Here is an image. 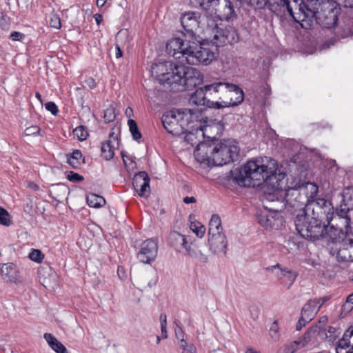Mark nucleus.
<instances>
[{
  "label": "nucleus",
  "instance_id": "69168bd1",
  "mask_svg": "<svg viewBox=\"0 0 353 353\" xmlns=\"http://www.w3.org/2000/svg\"><path fill=\"white\" fill-rule=\"evenodd\" d=\"M183 202L185 203H192L196 202V199L194 196H185L183 198Z\"/></svg>",
  "mask_w": 353,
  "mask_h": 353
},
{
  "label": "nucleus",
  "instance_id": "e2e57ef3",
  "mask_svg": "<svg viewBox=\"0 0 353 353\" xmlns=\"http://www.w3.org/2000/svg\"><path fill=\"white\" fill-rule=\"evenodd\" d=\"M85 86H88L90 89H93L96 87V82L92 77H89L84 81Z\"/></svg>",
  "mask_w": 353,
  "mask_h": 353
},
{
  "label": "nucleus",
  "instance_id": "6e6d98bb",
  "mask_svg": "<svg viewBox=\"0 0 353 353\" xmlns=\"http://www.w3.org/2000/svg\"><path fill=\"white\" fill-rule=\"evenodd\" d=\"M330 299V296H325L323 297L312 299V301H314V303L319 307V310L321 307Z\"/></svg>",
  "mask_w": 353,
  "mask_h": 353
},
{
  "label": "nucleus",
  "instance_id": "5fc2aeb1",
  "mask_svg": "<svg viewBox=\"0 0 353 353\" xmlns=\"http://www.w3.org/2000/svg\"><path fill=\"white\" fill-rule=\"evenodd\" d=\"M39 131L40 128L38 126L32 125L27 128L24 131V134L26 136L37 135L39 133Z\"/></svg>",
  "mask_w": 353,
  "mask_h": 353
},
{
  "label": "nucleus",
  "instance_id": "a18cd8bd",
  "mask_svg": "<svg viewBox=\"0 0 353 353\" xmlns=\"http://www.w3.org/2000/svg\"><path fill=\"white\" fill-rule=\"evenodd\" d=\"M29 258L37 263H41L44 259V254L39 250L32 249L28 254Z\"/></svg>",
  "mask_w": 353,
  "mask_h": 353
},
{
  "label": "nucleus",
  "instance_id": "58836bf2",
  "mask_svg": "<svg viewBox=\"0 0 353 353\" xmlns=\"http://www.w3.org/2000/svg\"><path fill=\"white\" fill-rule=\"evenodd\" d=\"M148 178L149 176L145 172H140L135 174L132 181L134 190L137 192L140 185Z\"/></svg>",
  "mask_w": 353,
  "mask_h": 353
},
{
  "label": "nucleus",
  "instance_id": "4c0bfd02",
  "mask_svg": "<svg viewBox=\"0 0 353 353\" xmlns=\"http://www.w3.org/2000/svg\"><path fill=\"white\" fill-rule=\"evenodd\" d=\"M185 255H188L192 258L196 259L199 261L201 263H207L208 261V256L205 254H203L198 249L190 248Z\"/></svg>",
  "mask_w": 353,
  "mask_h": 353
},
{
  "label": "nucleus",
  "instance_id": "0eeeda50",
  "mask_svg": "<svg viewBox=\"0 0 353 353\" xmlns=\"http://www.w3.org/2000/svg\"><path fill=\"white\" fill-rule=\"evenodd\" d=\"M294 223L299 234L303 238L315 241L327 234L328 226L314 216L299 212Z\"/></svg>",
  "mask_w": 353,
  "mask_h": 353
},
{
  "label": "nucleus",
  "instance_id": "e433bc0d",
  "mask_svg": "<svg viewBox=\"0 0 353 353\" xmlns=\"http://www.w3.org/2000/svg\"><path fill=\"white\" fill-rule=\"evenodd\" d=\"M81 158V152L79 150H75L70 156H68V163L72 168L78 169L82 163Z\"/></svg>",
  "mask_w": 353,
  "mask_h": 353
},
{
  "label": "nucleus",
  "instance_id": "412c9836",
  "mask_svg": "<svg viewBox=\"0 0 353 353\" xmlns=\"http://www.w3.org/2000/svg\"><path fill=\"white\" fill-rule=\"evenodd\" d=\"M339 261L344 262L353 261V240L346 238L339 243L337 252Z\"/></svg>",
  "mask_w": 353,
  "mask_h": 353
},
{
  "label": "nucleus",
  "instance_id": "0e129e2a",
  "mask_svg": "<svg viewBox=\"0 0 353 353\" xmlns=\"http://www.w3.org/2000/svg\"><path fill=\"white\" fill-rule=\"evenodd\" d=\"M327 320L328 319L326 316H321L319 320V326L323 328V326H324L327 323Z\"/></svg>",
  "mask_w": 353,
  "mask_h": 353
},
{
  "label": "nucleus",
  "instance_id": "4be33fe9",
  "mask_svg": "<svg viewBox=\"0 0 353 353\" xmlns=\"http://www.w3.org/2000/svg\"><path fill=\"white\" fill-rule=\"evenodd\" d=\"M199 57L192 58V62L199 63L203 65H208L215 59V53L208 44L201 43L199 45Z\"/></svg>",
  "mask_w": 353,
  "mask_h": 353
},
{
  "label": "nucleus",
  "instance_id": "09e8293b",
  "mask_svg": "<svg viewBox=\"0 0 353 353\" xmlns=\"http://www.w3.org/2000/svg\"><path fill=\"white\" fill-rule=\"evenodd\" d=\"M160 322H161V331L163 339L168 338V332H167V316L165 314H161L160 315Z\"/></svg>",
  "mask_w": 353,
  "mask_h": 353
},
{
  "label": "nucleus",
  "instance_id": "6e6552de",
  "mask_svg": "<svg viewBox=\"0 0 353 353\" xmlns=\"http://www.w3.org/2000/svg\"><path fill=\"white\" fill-rule=\"evenodd\" d=\"M327 338V334L324 328L317 325L312 326L303 338L299 341H295L287 345V350L294 353L296 350L301 347L312 349L317 347L323 340Z\"/></svg>",
  "mask_w": 353,
  "mask_h": 353
},
{
  "label": "nucleus",
  "instance_id": "cd10ccee",
  "mask_svg": "<svg viewBox=\"0 0 353 353\" xmlns=\"http://www.w3.org/2000/svg\"><path fill=\"white\" fill-rule=\"evenodd\" d=\"M223 125L220 122L211 121L210 123L205 125L201 130L203 135L208 139H215L220 135Z\"/></svg>",
  "mask_w": 353,
  "mask_h": 353
},
{
  "label": "nucleus",
  "instance_id": "603ef678",
  "mask_svg": "<svg viewBox=\"0 0 353 353\" xmlns=\"http://www.w3.org/2000/svg\"><path fill=\"white\" fill-rule=\"evenodd\" d=\"M10 27V18L3 15L0 18V28L4 31H8Z\"/></svg>",
  "mask_w": 353,
  "mask_h": 353
},
{
  "label": "nucleus",
  "instance_id": "338daca9",
  "mask_svg": "<svg viewBox=\"0 0 353 353\" xmlns=\"http://www.w3.org/2000/svg\"><path fill=\"white\" fill-rule=\"evenodd\" d=\"M94 17L95 19V21H96V23H97V25H99L101 23L102 20H103L101 14H95L94 15Z\"/></svg>",
  "mask_w": 353,
  "mask_h": 353
},
{
  "label": "nucleus",
  "instance_id": "2eb2a0df",
  "mask_svg": "<svg viewBox=\"0 0 353 353\" xmlns=\"http://www.w3.org/2000/svg\"><path fill=\"white\" fill-rule=\"evenodd\" d=\"M183 38L174 37L172 38L166 43V52L175 59L181 62V55H183L185 48L190 40L187 39V36L184 35Z\"/></svg>",
  "mask_w": 353,
  "mask_h": 353
},
{
  "label": "nucleus",
  "instance_id": "13d9d810",
  "mask_svg": "<svg viewBox=\"0 0 353 353\" xmlns=\"http://www.w3.org/2000/svg\"><path fill=\"white\" fill-rule=\"evenodd\" d=\"M46 109L50 111L53 115H56L58 113V108L54 102H48L45 105Z\"/></svg>",
  "mask_w": 353,
  "mask_h": 353
},
{
  "label": "nucleus",
  "instance_id": "2f4dec72",
  "mask_svg": "<svg viewBox=\"0 0 353 353\" xmlns=\"http://www.w3.org/2000/svg\"><path fill=\"white\" fill-rule=\"evenodd\" d=\"M44 339L50 347L57 353H68L65 347L59 342L52 334L46 333Z\"/></svg>",
  "mask_w": 353,
  "mask_h": 353
},
{
  "label": "nucleus",
  "instance_id": "f257e3e1",
  "mask_svg": "<svg viewBox=\"0 0 353 353\" xmlns=\"http://www.w3.org/2000/svg\"><path fill=\"white\" fill-rule=\"evenodd\" d=\"M337 1H301L298 12H294L290 1H265V7L279 15L288 10L296 22L315 19L321 26L330 28L336 24Z\"/></svg>",
  "mask_w": 353,
  "mask_h": 353
},
{
  "label": "nucleus",
  "instance_id": "423d86ee",
  "mask_svg": "<svg viewBox=\"0 0 353 353\" xmlns=\"http://www.w3.org/2000/svg\"><path fill=\"white\" fill-rule=\"evenodd\" d=\"M297 196H300L299 189L290 188L287 191L284 190H273L267 188L262 197L263 207L272 212H280L288 203L293 208H298L295 203Z\"/></svg>",
  "mask_w": 353,
  "mask_h": 353
},
{
  "label": "nucleus",
  "instance_id": "f8f14e48",
  "mask_svg": "<svg viewBox=\"0 0 353 353\" xmlns=\"http://www.w3.org/2000/svg\"><path fill=\"white\" fill-rule=\"evenodd\" d=\"M212 39L211 41L216 48L224 46L227 43L232 44L239 41V37L236 31L233 28H227L220 29L217 25H215L212 30Z\"/></svg>",
  "mask_w": 353,
  "mask_h": 353
},
{
  "label": "nucleus",
  "instance_id": "6ab92c4d",
  "mask_svg": "<svg viewBox=\"0 0 353 353\" xmlns=\"http://www.w3.org/2000/svg\"><path fill=\"white\" fill-rule=\"evenodd\" d=\"M1 279L6 283H16L20 281L19 272L15 264L3 263L0 268Z\"/></svg>",
  "mask_w": 353,
  "mask_h": 353
},
{
  "label": "nucleus",
  "instance_id": "39448f33",
  "mask_svg": "<svg viewBox=\"0 0 353 353\" xmlns=\"http://www.w3.org/2000/svg\"><path fill=\"white\" fill-rule=\"evenodd\" d=\"M199 115V109H174L163 115L162 123L168 133L179 136L187 132L189 125L197 121Z\"/></svg>",
  "mask_w": 353,
  "mask_h": 353
},
{
  "label": "nucleus",
  "instance_id": "774afa93",
  "mask_svg": "<svg viewBox=\"0 0 353 353\" xmlns=\"http://www.w3.org/2000/svg\"><path fill=\"white\" fill-rule=\"evenodd\" d=\"M125 114L127 117L130 118L133 115V110L130 107H128L125 110Z\"/></svg>",
  "mask_w": 353,
  "mask_h": 353
},
{
  "label": "nucleus",
  "instance_id": "72a5a7b5",
  "mask_svg": "<svg viewBox=\"0 0 353 353\" xmlns=\"http://www.w3.org/2000/svg\"><path fill=\"white\" fill-rule=\"evenodd\" d=\"M222 234L221 220L219 215L213 214L209 222V236Z\"/></svg>",
  "mask_w": 353,
  "mask_h": 353
},
{
  "label": "nucleus",
  "instance_id": "a211bd4d",
  "mask_svg": "<svg viewBox=\"0 0 353 353\" xmlns=\"http://www.w3.org/2000/svg\"><path fill=\"white\" fill-rule=\"evenodd\" d=\"M208 241L210 249L214 254L221 256L226 254L228 243L224 234L209 236Z\"/></svg>",
  "mask_w": 353,
  "mask_h": 353
},
{
  "label": "nucleus",
  "instance_id": "c9c22d12",
  "mask_svg": "<svg viewBox=\"0 0 353 353\" xmlns=\"http://www.w3.org/2000/svg\"><path fill=\"white\" fill-rule=\"evenodd\" d=\"M86 201L88 205L91 208H98L105 204V200L103 197L92 193L87 195Z\"/></svg>",
  "mask_w": 353,
  "mask_h": 353
},
{
  "label": "nucleus",
  "instance_id": "5701e85b",
  "mask_svg": "<svg viewBox=\"0 0 353 353\" xmlns=\"http://www.w3.org/2000/svg\"><path fill=\"white\" fill-rule=\"evenodd\" d=\"M190 103L196 105H206L209 108H216L218 103L208 97L204 88L197 89L190 97Z\"/></svg>",
  "mask_w": 353,
  "mask_h": 353
},
{
  "label": "nucleus",
  "instance_id": "49530a36",
  "mask_svg": "<svg viewBox=\"0 0 353 353\" xmlns=\"http://www.w3.org/2000/svg\"><path fill=\"white\" fill-rule=\"evenodd\" d=\"M179 346L183 349L181 353H196V349L193 344H188L184 339H181Z\"/></svg>",
  "mask_w": 353,
  "mask_h": 353
},
{
  "label": "nucleus",
  "instance_id": "aec40b11",
  "mask_svg": "<svg viewBox=\"0 0 353 353\" xmlns=\"http://www.w3.org/2000/svg\"><path fill=\"white\" fill-rule=\"evenodd\" d=\"M200 15L196 12L185 13L181 17V23L184 30L192 37L194 35V32L199 27V19Z\"/></svg>",
  "mask_w": 353,
  "mask_h": 353
},
{
  "label": "nucleus",
  "instance_id": "ea45409f",
  "mask_svg": "<svg viewBox=\"0 0 353 353\" xmlns=\"http://www.w3.org/2000/svg\"><path fill=\"white\" fill-rule=\"evenodd\" d=\"M128 124L133 139L136 141H139L141 138V134L139 130L137 122L133 119H129Z\"/></svg>",
  "mask_w": 353,
  "mask_h": 353
},
{
  "label": "nucleus",
  "instance_id": "a19ab883",
  "mask_svg": "<svg viewBox=\"0 0 353 353\" xmlns=\"http://www.w3.org/2000/svg\"><path fill=\"white\" fill-rule=\"evenodd\" d=\"M259 223L265 228L274 226V217L268 214H260L258 216Z\"/></svg>",
  "mask_w": 353,
  "mask_h": 353
},
{
  "label": "nucleus",
  "instance_id": "473e14b6",
  "mask_svg": "<svg viewBox=\"0 0 353 353\" xmlns=\"http://www.w3.org/2000/svg\"><path fill=\"white\" fill-rule=\"evenodd\" d=\"M219 1H194L195 3L193 6L195 7L199 6L203 10L207 16H212L217 14V9L214 8V6H217Z\"/></svg>",
  "mask_w": 353,
  "mask_h": 353
},
{
  "label": "nucleus",
  "instance_id": "20e7f679",
  "mask_svg": "<svg viewBox=\"0 0 353 353\" xmlns=\"http://www.w3.org/2000/svg\"><path fill=\"white\" fill-rule=\"evenodd\" d=\"M274 170V160L269 157L248 161L235 174L236 183L243 187H256L263 184L267 173Z\"/></svg>",
  "mask_w": 353,
  "mask_h": 353
},
{
  "label": "nucleus",
  "instance_id": "7ed1b4c3",
  "mask_svg": "<svg viewBox=\"0 0 353 353\" xmlns=\"http://www.w3.org/2000/svg\"><path fill=\"white\" fill-rule=\"evenodd\" d=\"M300 196H297L295 203L300 206L299 203L304 204L305 208L299 212L307 214V216H314L321 221L325 218L329 223L332 219L334 215V208L330 201L321 199H314L318 192V186L314 183H307L305 187L299 188Z\"/></svg>",
  "mask_w": 353,
  "mask_h": 353
},
{
  "label": "nucleus",
  "instance_id": "79ce46f5",
  "mask_svg": "<svg viewBox=\"0 0 353 353\" xmlns=\"http://www.w3.org/2000/svg\"><path fill=\"white\" fill-rule=\"evenodd\" d=\"M191 230L199 238H202L205 232V228L200 222H191Z\"/></svg>",
  "mask_w": 353,
  "mask_h": 353
},
{
  "label": "nucleus",
  "instance_id": "bb28decb",
  "mask_svg": "<svg viewBox=\"0 0 353 353\" xmlns=\"http://www.w3.org/2000/svg\"><path fill=\"white\" fill-rule=\"evenodd\" d=\"M349 348L350 350H353V327H350L348 330H347L343 335L342 339H341L338 343L337 346L336 347V353H343V350H345Z\"/></svg>",
  "mask_w": 353,
  "mask_h": 353
},
{
  "label": "nucleus",
  "instance_id": "3c124183",
  "mask_svg": "<svg viewBox=\"0 0 353 353\" xmlns=\"http://www.w3.org/2000/svg\"><path fill=\"white\" fill-rule=\"evenodd\" d=\"M270 335L271 338L274 341H277L279 339V327L276 321H274L270 327Z\"/></svg>",
  "mask_w": 353,
  "mask_h": 353
},
{
  "label": "nucleus",
  "instance_id": "f03ea898",
  "mask_svg": "<svg viewBox=\"0 0 353 353\" xmlns=\"http://www.w3.org/2000/svg\"><path fill=\"white\" fill-rule=\"evenodd\" d=\"M239 148L234 140H224L214 147L205 143L198 144L194 151L195 159L200 163L221 166L234 161L238 157Z\"/></svg>",
  "mask_w": 353,
  "mask_h": 353
},
{
  "label": "nucleus",
  "instance_id": "9b49d317",
  "mask_svg": "<svg viewBox=\"0 0 353 353\" xmlns=\"http://www.w3.org/2000/svg\"><path fill=\"white\" fill-rule=\"evenodd\" d=\"M178 66L179 65H176L170 61L159 62L152 65L151 72L160 83H167L171 85L174 83L175 68Z\"/></svg>",
  "mask_w": 353,
  "mask_h": 353
},
{
  "label": "nucleus",
  "instance_id": "f3484780",
  "mask_svg": "<svg viewBox=\"0 0 353 353\" xmlns=\"http://www.w3.org/2000/svg\"><path fill=\"white\" fill-rule=\"evenodd\" d=\"M353 210V186L345 188L342 192V202L339 208L336 209L339 216L343 218L347 217L349 211Z\"/></svg>",
  "mask_w": 353,
  "mask_h": 353
},
{
  "label": "nucleus",
  "instance_id": "bf43d9fd",
  "mask_svg": "<svg viewBox=\"0 0 353 353\" xmlns=\"http://www.w3.org/2000/svg\"><path fill=\"white\" fill-rule=\"evenodd\" d=\"M68 179L72 182H79V181H82L83 180V177L77 173L71 172L68 175Z\"/></svg>",
  "mask_w": 353,
  "mask_h": 353
},
{
  "label": "nucleus",
  "instance_id": "8fccbe9b",
  "mask_svg": "<svg viewBox=\"0 0 353 353\" xmlns=\"http://www.w3.org/2000/svg\"><path fill=\"white\" fill-rule=\"evenodd\" d=\"M114 109L113 107L110 106L106 108L104 111L103 118L106 122H112L115 119Z\"/></svg>",
  "mask_w": 353,
  "mask_h": 353
},
{
  "label": "nucleus",
  "instance_id": "4468645a",
  "mask_svg": "<svg viewBox=\"0 0 353 353\" xmlns=\"http://www.w3.org/2000/svg\"><path fill=\"white\" fill-rule=\"evenodd\" d=\"M157 253V241L152 239H148L141 243L137 253V259L141 263L150 264L155 260Z\"/></svg>",
  "mask_w": 353,
  "mask_h": 353
},
{
  "label": "nucleus",
  "instance_id": "c756f323",
  "mask_svg": "<svg viewBox=\"0 0 353 353\" xmlns=\"http://www.w3.org/2000/svg\"><path fill=\"white\" fill-rule=\"evenodd\" d=\"M224 83H225L223 82H217L205 85L203 88L208 95V97L211 100H219V97L222 94V90L223 88Z\"/></svg>",
  "mask_w": 353,
  "mask_h": 353
},
{
  "label": "nucleus",
  "instance_id": "de8ad7c7",
  "mask_svg": "<svg viewBox=\"0 0 353 353\" xmlns=\"http://www.w3.org/2000/svg\"><path fill=\"white\" fill-rule=\"evenodd\" d=\"M73 132L74 136H76L81 141L85 140L88 135L87 130L82 125L77 127L74 130Z\"/></svg>",
  "mask_w": 353,
  "mask_h": 353
},
{
  "label": "nucleus",
  "instance_id": "7c9ffc66",
  "mask_svg": "<svg viewBox=\"0 0 353 353\" xmlns=\"http://www.w3.org/2000/svg\"><path fill=\"white\" fill-rule=\"evenodd\" d=\"M319 307L314 303L312 299L303 306L301 315L306 319V320L311 321L317 314Z\"/></svg>",
  "mask_w": 353,
  "mask_h": 353
},
{
  "label": "nucleus",
  "instance_id": "c03bdc74",
  "mask_svg": "<svg viewBox=\"0 0 353 353\" xmlns=\"http://www.w3.org/2000/svg\"><path fill=\"white\" fill-rule=\"evenodd\" d=\"M0 224L5 226H9L11 224L10 214L1 207H0Z\"/></svg>",
  "mask_w": 353,
  "mask_h": 353
},
{
  "label": "nucleus",
  "instance_id": "393cba45",
  "mask_svg": "<svg viewBox=\"0 0 353 353\" xmlns=\"http://www.w3.org/2000/svg\"><path fill=\"white\" fill-rule=\"evenodd\" d=\"M169 241L172 247L179 252L186 254L188 250L191 248L188 245L186 237L177 232H172L169 236Z\"/></svg>",
  "mask_w": 353,
  "mask_h": 353
},
{
  "label": "nucleus",
  "instance_id": "f704fd0d",
  "mask_svg": "<svg viewBox=\"0 0 353 353\" xmlns=\"http://www.w3.org/2000/svg\"><path fill=\"white\" fill-rule=\"evenodd\" d=\"M234 14V9L232 5L231 1H225V4L223 8V11L221 12L220 8L217 9V15L221 19L225 20H229L231 19Z\"/></svg>",
  "mask_w": 353,
  "mask_h": 353
},
{
  "label": "nucleus",
  "instance_id": "680f3d73",
  "mask_svg": "<svg viewBox=\"0 0 353 353\" xmlns=\"http://www.w3.org/2000/svg\"><path fill=\"white\" fill-rule=\"evenodd\" d=\"M310 321L306 320L305 318L301 315L299 321L296 325V330H301Z\"/></svg>",
  "mask_w": 353,
  "mask_h": 353
},
{
  "label": "nucleus",
  "instance_id": "dca6fc26",
  "mask_svg": "<svg viewBox=\"0 0 353 353\" xmlns=\"http://www.w3.org/2000/svg\"><path fill=\"white\" fill-rule=\"evenodd\" d=\"M285 174L280 171L278 172L277 163L274 160V170L272 173H267L263 183H265L267 188L273 190H283L284 179Z\"/></svg>",
  "mask_w": 353,
  "mask_h": 353
},
{
  "label": "nucleus",
  "instance_id": "9d476101",
  "mask_svg": "<svg viewBox=\"0 0 353 353\" xmlns=\"http://www.w3.org/2000/svg\"><path fill=\"white\" fill-rule=\"evenodd\" d=\"M219 100L216 101L218 103L216 106V109L236 106L243 101V92L236 85L225 83L222 94L219 97Z\"/></svg>",
  "mask_w": 353,
  "mask_h": 353
},
{
  "label": "nucleus",
  "instance_id": "ddd939ff",
  "mask_svg": "<svg viewBox=\"0 0 353 353\" xmlns=\"http://www.w3.org/2000/svg\"><path fill=\"white\" fill-rule=\"evenodd\" d=\"M267 270L272 272L281 285L289 289L294 283L297 277V273L280 264L267 268Z\"/></svg>",
  "mask_w": 353,
  "mask_h": 353
},
{
  "label": "nucleus",
  "instance_id": "864d4df0",
  "mask_svg": "<svg viewBox=\"0 0 353 353\" xmlns=\"http://www.w3.org/2000/svg\"><path fill=\"white\" fill-rule=\"evenodd\" d=\"M50 25L52 28H54L57 30L61 28V23L59 16L56 14L52 15L50 18Z\"/></svg>",
  "mask_w": 353,
  "mask_h": 353
},
{
  "label": "nucleus",
  "instance_id": "1a4fd4ad",
  "mask_svg": "<svg viewBox=\"0 0 353 353\" xmlns=\"http://www.w3.org/2000/svg\"><path fill=\"white\" fill-rule=\"evenodd\" d=\"M176 74L174 76V83L185 88H190L199 85L202 82V74L196 68L185 67L180 64L175 68Z\"/></svg>",
  "mask_w": 353,
  "mask_h": 353
},
{
  "label": "nucleus",
  "instance_id": "052dcab7",
  "mask_svg": "<svg viewBox=\"0 0 353 353\" xmlns=\"http://www.w3.org/2000/svg\"><path fill=\"white\" fill-rule=\"evenodd\" d=\"M10 38L12 41H22L25 38V34L21 32L14 31L10 34Z\"/></svg>",
  "mask_w": 353,
  "mask_h": 353
},
{
  "label": "nucleus",
  "instance_id": "c85d7f7f",
  "mask_svg": "<svg viewBox=\"0 0 353 353\" xmlns=\"http://www.w3.org/2000/svg\"><path fill=\"white\" fill-rule=\"evenodd\" d=\"M117 145L118 142L115 137H113L112 140L109 139L103 142L101 147V156L106 161L112 159Z\"/></svg>",
  "mask_w": 353,
  "mask_h": 353
},
{
  "label": "nucleus",
  "instance_id": "4d7b16f0",
  "mask_svg": "<svg viewBox=\"0 0 353 353\" xmlns=\"http://www.w3.org/2000/svg\"><path fill=\"white\" fill-rule=\"evenodd\" d=\"M121 34H122V32L120 31L118 32V34L116 37L117 43H116V47H115V48H116L115 57L117 59L121 58L123 55L122 50L121 49L120 45L119 44V41L120 39Z\"/></svg>",
  "mask_w": 353,
  "mask_h": 353
},
{
  "label": "nucleus",
  "instance_id": "a878e982",
  "mask_svg": "<svg viewBox=\"0 0 353 353\" xmlns=\"http://www.w3.org/2000/svg\"><path fill=\"white\" fill-rule=\"evenodd\" d=\"M199 45L196 42L190 40L188 46L185 48L183 55H181L182 59L180 64L184 65L185 63L189 65H199V63L192 62V58L199 57Z\"/></svg>",
  "mask_w": 353,
  "mask_h": 353
},
{
  "label": "nucleus",
  "instance_id": "b1692460",
  "mask_svg": "<svg viewBox=\"0 0 353 353\" xmlns=\"http://www.w3.org/2000/svg\"><path fill=\"white\" fill-rule=\"evenodd\" d=\"M40 282L49 290L57 286V276L50 268H41L38 271Z\"/></svg>",
  "mask_w": 353,
  "mask_h": 353
},
{
  "label": "nucleus",
  "instance_id": "37998d69",
  "mask_svg": "<svg viewBox=\"0 0 353 353\" xmlns=\"http://www.w3.org/2000/svg\"><path fill=\"white\" fill-rule=\"evenodd\" d=\"M150 178L147 179L137 190L139 196L146 198L149 196L150 193Z\"/></svg>",
  "mask_w": 353,
  "mask_h": 353
}]
</instances>
